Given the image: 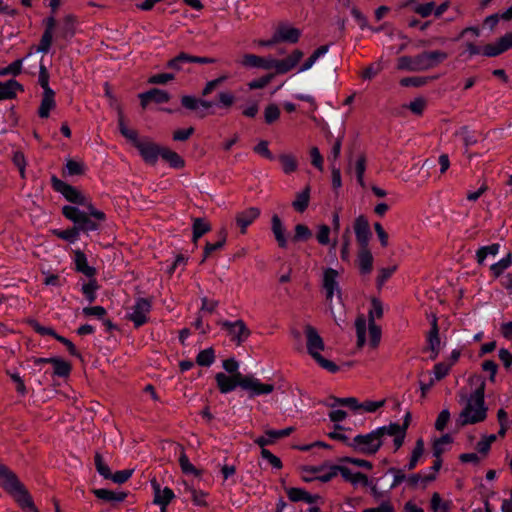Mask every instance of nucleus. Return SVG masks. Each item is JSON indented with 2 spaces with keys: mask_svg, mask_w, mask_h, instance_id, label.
<instances>
[{
  "mask_svg": "<svg viewBox=\"0 0 512 512\" xmlns=\"http://www.w3.org/2000/svg\"><path fill=\"white\" fill-rule=\"evenodd\" d=\"M375 432L382 441L385 436H393L395 450H398L404 443L405 435L398 423H391L388 426L379 427Z\"/></svg>",
  "mask_w": 512,
  "mask_h": 512,
  "instance_id": "obj_16",
  "label": "nucleus"
},
{
  "mask_svg": "<svg viewBox=\"0 0 512 512\" xmlns=\"http://www.w3.org/2000/svg\"><path fill=\"white\" fill-rule=\"evenodd\" d=\"M23 59H17L8 66L0 68V76L13 75L17 76L22 71Z\"/></svg>",
  "mask_w": 512,
  "mask_h": 512,
  "instance_id": "obj_50",
  "label": "nucleus"
},
{
  "mask_svg": "<svg viewBox=\"0 0 512 512\" xmlns=\"http://www.w3.org/2000/svg\"><path fill=\"white\" fill-rule=\"evenodd\" d=\"M260 216V209L257 207H250L235 216L237 226L240 228L242 234L246 233L247 228Z\"/></svg>",
  "mask_w": 512,
  "mask_h": 512,
  "instance_id": "obj_17",
  "label": "nucleus"
},
{
  "mask_svg": "<svg viewBox=\"0 0 512 512\" xmlns=\"http://www.w3.org/2000/svg\"><path fill=\"white\" fill-rule=\"evenodd\" d=\"M505 52L500 40H498L495 44H487L483 47L482 53L487 57H496Z\"/></svg>",
  "mask_w": 512,
  "mask_h": 512,
  "instance_id": "obj_58",
  "label": "nucleus"
},
{
  "mask_svg": "<svg viewBox=\"0 0 512 512\" xmlns=\"http://www.w3.org/2000/svg\"><path fill=\"white\" fill-rule=\"evenodd\" d=\"M448 54L444 51H424L414 56L415 58V71L421 72L438 66L446 60Z\"/></svg>",
  "mask_w": 512,
  "mask_h": 512,
  "instance_id": "obj_9",
  "label": "nucleus"
},
{
  "mask_svg": "<svg viewBox=\"0 0 512 512\" xmlns=\"http://www.w3.org/2000/svg\"><path fill=\"white\" fill-rule=\"evenodd\" d=\"M456 135H459L462 138V141L466 148L474 145L477 143V138L474 135L473 132H471L467 126L461 127L457 132Z\"/></svg>",
  "mask_w": 512,
  "mask_h": 512,
  "instance_id": "obj_53",
  "label": "nucleus"
},
{
  "mask_svg": "<svg viewBox=\"0 0 512 512\" xmlns=\"http://www.w3.org/2000/svg\"><path fill=\"white\" fill-rule=\"evenodd\" d=\"M244 375L242 373H234V375H226L223 372H219L215 375V380L219 391L223 394H227L233 391L237 386L242 388Z\"/></svg>",
  "mask_w": 512,
  "mask_h": 512,
  "instance_id": "obj_15",
  "label": "nucleus"
},
{
  "mask_svg": "<svg viewBox=\"0 0 512 512\" xmlns=\"http://www.w3.org/2000/svg\"><path fill=\"white\" fill-rule=\"evenodd\" d=\"M0 486L10 494L23 510L39 512L33 499L17 475L6 465L0 463Z\"/></svg>",
  "mask_w": 512,
  "mask_h": 512,
  "instance_id": "obj_2",
  "label": "nucleus"
},
{
  "mask_svg": "<svg viewBox=\"0 0 512 512\" xmlns=\"http://www.w3.org/2000/svg\"><path fill=\"white\" fill-rule=\"evenodd\" d=\"M331 400H332L331 403H327V405L329 407L333 408L337 405H341V406L349 407L350 409L355 410V411L360 410V403L358 402V400L355 397H347V398L332 397Z\"/></svg>",
  "mask_w": 512,
  "mask_h": 512,
  "instance_id": "obj_40",
  "label": "nucleus"
},
{
  "mask_svg": "<svg viewBox=\"0 0 512 512\" xmlns=\"http://www.w3.org/2000/svg\"><path fill=\"white\" fill-rule=\"evenodd\" d=\"M49 78V72L46 66L41 62L39 66L38 82L39 85L42 87L43 92L53 91L49 86Z\"/></svg>",
  "mask_w": 512,
  "mask_h": 512,
  "instance_id": "obj_57",
  "label": "nucleus"
},
{
  "mask_svg": "<svg viewBox=\"0 0 512 512\" xmlns=\"http://www.w3.org/2000/svg\"><path fill=\"white\" fill-rule=\"evenodd\" d=\"M279 161L282 165V170L285 174L295 172L298 168L297 160L293 155L281 154L279 156Z\"/></svg>",
  "mask_w": 512,
  "mask_h": 512,
  "instance_id": "obj_41",
  "label": "nucleus"
},
{
  "mask_svg": "<svg viewBox=\"0 0 512 512\" xmlns=\"http://www.w3.org/2000/svg\"><path fill=\"white\" fill-rule=\"evenodd\" d=\"M51 184L56 192L61 193L65 199L71 203L84 207H87V204L91 203L77 188L58 179L56 176H52Z\"/></svg>",
  "mask_w": 512,
  "mask_h": 512,
  "instance_id": "obj_8",
  "label": "nucleus"
},
{
  "mask_svg": "<svg viewBox=\"0 0 512 512\" xmlns=\"http://www.w3.org/2000/svg\"><path fill=\"white\" fill-rule=\"evenodd\" d=\"M423 453H424V441L422 438H419L415 443V447L412 451L410 460H409L408 464L405 466V468L408 471L415 469V467L417 466V463H418L419 459L421 458V456L423 455Z\"/></svg>",
  "mask_w": 512,
  "mask_h": 512,
  "instance_id": "obj_37",
  "label": "nucleus"
},
{
  "mask_svg": "<svg viewBox=\"0 0 512 512\" xmlns=\"http://www.w3.org/2000/svg\"><path fill=\"white\" fill-rule=\"evenodd\" d=\"M179 465L181 467L182 472L185 474H194L196 476L200 474L199 471L190 462L182 446H180Z\"/></svg>",
  "mask_w": 512,
  "mask_h": 512,
  "instance_id": "obj_42",
  "label": "nucleus"
},
{
  "mask_svg": "<svg viewBox=\"0 0 512 512\" xmlns=\"http://www.w3.org/2000/svg\"><path fill=\"white\" fill-rule=\"evenodd\" d=\"M310 200V187L307 186L302 192L296 195V199L292 202V207L300 213H303L308 205Z\"/></svg>",
  "mask_w": 512,
  "mask_h": 512,
  "instance_id": "obj_35",
  "label": "nucleus"
},
{
  "mask_svg": "<svg viewBox=\"0 0 512 512\" xmlns=\"http://www.w3.org/2000/svg\"><path fill=\"white\" fill-rule=\"evenodd\" d=\"M341 474V476L348 482H351L354 473L347 467L341 466V465H330L329 470L326 474L317 476L316 479H318L321 482H329L334 477H336L338 474Z\"/></svg>",
  "mask_w": 512,
  "mask_h": 512,
  "instance_id": "obj_22",
  "label": "nucleus"
},
{
  "mask_svg": "<svg viewBox=\"0 0 512 512\" xmlns=\"http://www.w3.org/2000/svg\"><path fill=\"white\" fill-rule=\"evenodd\" d=\"M95 467L97 472L105 479H111L112 472L108 465L104 462L100 453H96L94 457Z\"/></svg>",
  "mask_w": 512,
  "mask_h": 512,
  "instance_id": "obj_48",
  "label": "nucleus"
},
{
  "mask_svg": "<svg viewBox=\"0 0 512 512\" xmlns=\"http://www.w3.org/2000/svg\"><path fill=\"white\" fill-rule=\"evenodd\" d=\"M160 156L162 157L163 160L168 162L170 166L173 168L180 169L183 168L185 165L183 158L178 153L166 147L162 148Z\"/></svg>",
  "mask_w": 512,
  "mask_h": 512,
  "instance_id": "obj_32",
  "label": "nucleus"
},
{
  "mask_svg": "<svg viewBox=\"0 0 512 512\" xmlns=\"http://www.w3.org/2000/svg\"><path fill=\"white\" fill-rule=\"evenodd\" d=\"M303 52L299 49L292 51L286 58L278 60L273 57H261L259 68L270 70L275 69L276 74H285L291 71L303 58Z\"/></svg>",
  "mask_w": 512,
  "mask_h": 512,
  "instance_id": "obj_6",
  "label": "nucleus"
},
{
  "mask_svg": "<svg viewBox=\"0 0 512 512\" xmlns=\"http://www.w3.org/2000/svg\"><path fill=\"white\" fill-rule=\"evenodd\" d=\"M118 126H119V130H120L121 134L125 138L131 140L133 142V144L137 141V139H138L137 132L133 129H129L126 126L122 113H119Z\"/></svg>",
  "mask_w": 512,
  "mask_h": 512,
  "instance_id": "obj_54",
  "label": "nucleus"
},
{
  "mask_svg": "<svg viewBox=\"0 0 512 512\" xmlns=\"http://www.w3.org/2000/svg\"><path fill=\"white\" fill-rule=\"evenodd\" d=\"M54 233L61 239L66 240L70 243H74L79 237V231L74 224L72 228L66 230H55Z\"/></svg>",
  "mask_w": 512,
  "mask_h": 512,
  "instance_id": "obj_49",
  "label": "nucleus"
},
{
  "mask_svg": "<svg viewBox=\"0 0 512 512\" xmlns=\"http://www.w3.org/2000/svg\"><path fill=\"white\" fill-rule=\"evenodd\" d=\"M354 230L359 246L368 247V243L371 237V231L369 223L364 216L361 215L356 218L354 223Z\"/></svg>",
  "mask_w": 512,
  "mask_h": 512,
  "instance_id": "obj_18",
  "label": "nucleus"
},
{
  "mask_svg": "<svg viewBox=\"0 0 512 512\" xmlns=\"http://www.w3.org/2000/svg\"><path fill=\"white\" fill-rule=\"evenodd\" d=\"M366 326L367 320L364 315H359L355 321L357 334V347L362 348L366 343Z\"/></svg>",
  "mask_w": 512,
  "mask_h": 512,
  "instance_id": "obj_36",
  "label": "nucleus"
},
{
  "mask_svg": "<svg viewBox=\"0 0 512 512\" xmlns=\"http://www.w3.org/2000/svg\"><path fill=\"white\" fill-rule=\"evenodd\" d=\"M305 335L307 340V351L319 366L331 373L338 372V365L328 359H325L320 354V351L324 350V342L317 330L311 325H306Z\"/></svg>",
  "mask_w": 512,
  "mask_h": 512,
  "instance_id": "obj_5",
  "label": "nucleus"
},
{
  "mask_svg": "<svg viewBox=\"0 0 512 512\" xmlns=\"http://www.w3.org/2000/svg\"><path fill=\"white\" fill-rule=\"evenodd\" d=\"M66 172L70 176L81 175L84 173V165L74 160H68L66 163Z\"/></svg>",
  "mask_w": 512,
  "mask_h": 512,
  "instance_id": "obj_64",
  "label": "nucleus"
},
{
  "mask_svg": "<svg viewBox=\"0 0 512 512\" xmlns=\"http://www.w3.org/2000/svg\"><path fill=\"white\" fill-rule=\"evenodd\" d=\"M99 289V285L96 279L90 278L89 282L83 284L82 293L86 297V299L92 303L96 300V291Z\"/></svg>",
  "mask_w": 512,
  "mask_h": 512,
  "instance_id": "obj_46",
  "label": "nucleus"
},
{
  "mask_svg": "<svg viewBox=\"0 0 512 512\" xmlns=\"http://www.w3.org/2000/svg\"><path fill=\"white\" fill-rule=\"evenodd\" d=\"M189 59V54L181 52L167 62V68L174 71H181L183 69V65L189 63Z\"/></svg>",
  "mask_w": 512,
  "mask_h": 512,
  "instance_id": "obj_47",
  "label": "nucleus"
},
{
  "mask_svg": "<svg viewBox=\"0 0 512 512\" xmlns=\"http://www.w3.org/2000/svg\"><path fill=\"white\" fill-rule=\"evenodd\" d=\"M369 337L370 345L377 347L381 339V329L375 322L369 323Z\"/></svg>",
  "mask_w": 512,
  "mask_h": 512,
  "instance_id": "obj_62",
  "label": "nucleus"
},
{
  "mask_svg": "<svg viewBox=\"0 0 512 512\" xmlns=\"http://www.w3.org/2000/svg\"><path fill=\"white\" fill-rule=\"evenodd\" d=\"M94 494L97 498L105 500V501H115L122 502L127 497L126 492H114L108 489H96L94 490Z\"/></svg>",
  "mask_w": 512,
  "mask_h": 512,
  "instance_id": "obj_33",
  "label": "nucleus"
},
{
  "mask_svg": "<svg viewBox=\"0 0 512 512\" xmlns=\"http://www.w3.org/2000/svg\"><path fill=\"white\" fill-rule=\"evenodd\" d=\"M193 242L196 243L204 234L211 230V225L203 218L193 219Z\"/></svg>",
  "mask_w": 512,
  "mask_h": 512,
  "instance_id": "obj_34",
  "label": "nucleus"
},
{
  "mask_svg": "<svg viewBox=\"0 0 512 512\" xmlns=\"http://www.w3.org/2000/svg\"><path fill=\"white\" fill-rule=\"evenodd\" d=\"M185 486H186L185 490L191 494L192 501L194 502L195 505H198V506L206 505V502H205L206 493H204L203 491H198V490L190 487L187 484H185Z\"/></svg>",
  "mask_w": 512,
  "mask_h": 512,
  "instance_id": "obj_63",
  "label": "nucleus"
},
{
  "mask_svg": "<svg viewBox=\"0 0 512 512\" xmlns=\"http://www.w3.org/2000/svg\"><path fill=\"white\" fill-rule=\"evenodd\" d=\"M151 486L154 491V503L159 506H168L175 494L172 489L165 487L161 488L160 484L156 480L151 481Z\"/></svg>",
  "mask_w": 512,
  "mask_h": 512,
  "instance_id": "obj_21",
  "label": "nucleus"
},
{
  "mask_svg": "<svg viewBox=\"0 0 512 512\" xmlns=\"http://www.w3.org/2000/svg\"><path fill=\"white\" fill-rule=\"evenodd\" d=\"M500 249V245L498 243H494L488 246H483L479 248L476 252V259L478 264H484V261L488 255L495 256L498 254Z\"/></svg>",
  "mask_w": 512,
  "mask_h": 512,
  "instance_id": "obj_38",
  "label": "nucleus"
},
{
  "mask_svg": "<svg viewBox=\"0 0 512 512\" xmlns=\"http://www.w3.org/2000/svg\"><path fill=\"white\" fill-rule=\"evenodd\" d=\"M485 383L482 382L479 387L470 395L467 403L458 417V424L466 426L476 424L486 419L487 408L484 401Z\"/></svg>",
  "mask_w": 512,
  "mask_h": 512,
  "instance_id": "obj_3",
  "label": "nucleus"
},
{
  "mask_svg": "<svg viewBox=\"0 0 512 512\" xmlns=\"http://www.w3.org/2000/svg\"><path fill=\"white\" fill-rule=\"evenodd\" d=\"M215 361V352L213 348H207L200 351L196 357V363L200 366L209 367Z\"/></svg>",
  "mask_w": 512,
  "mask_h": 512,
  "instance_id": "obj_44",
  "label": "nucleus"
},
{
  "mask_svg": "<svg viewBox=\"0 0 512 512\" xmlns=\"http://www.w3.org/2000/svg\"><path fill=\"white\" fill-rule=\"evenodd\" d=\"M227 79V75H221L218 78L208 81L202 89L201 95L204 97L210 95L218 86L227 81Z\"/></svg>",
  "mask_w": 512,
  "mask_h": 512,
  "instance_id": "obj_51",
  "label": "nucleus"
},
{
  "mask_svg": "<svg viewBox=\"0 0 512 512\" xmlns=\"http://www.w3.org/2000/svg\"><path fill=\"white\" fill-rule=\"evenodd\" d=\"M414 61H415L414 56H401L397 59V69L416 72Z\"/></svg>",
  "mask_w": 512,
  "mask_h": 512,
  "instance_id": "obj_59",
  "label": "nucleus"
},
{
  "mask_svg": "<svg viewBox=\"0 0 512 512\" xmlns=\"http://www.w3.org/2000/svg\"><path fill=\"white\" fill-rule=\"evenodd\" d=\"M388 473L392 474L394 477L390 489L396 488L404 481L407 482L408 476L405 475L404 469L391 467L388 469Z\"/></svg>",
  "mask_w": 512,
  "mask_h": 512,
  "instance_id": "obj_60",
  "label": "nucleus"
},
{
  "mask_svg": "<svg viewBox=\"0 0 512 512\" xmlns=\"http://www.w3.org/2000/svg\"><path fill=\"white\" fill-rule=\"evenodd\" d=\"M435 479V475L429 474V475H421L420 473H414L407 477V485L410 488H416L419 483L423 485V487H426V485L433 481Z\"/></svg>",
  "mask_w": 512,
  "mask_h": 512,
  "instance_id": "obj_39",
  "label": "nucleus"
},
{
  "mask_svg": "<svg viewBox=\"0 0 512 512\" xmlns=\"http://www.w3.org/2000/svg\"><path fill=\"white\" fill-rule=\"evenodd\" d=\"M453 442V438L449 434H444L433 442V456L441 457L445 451V446Z\"/></svg>",
  "mask_w": 512,
  "mask_h": 512,
  "instance_id": "obj_43",
  "label": "nucleus"
},
{
  "mask_svg": "<svg viewBox=\"0 0 512 512\" xmlns=\"http://www.w3.org/2000/svg\"><path fill=\"white\" fill-rule=\"evenodd\" d=\"M286 494L289 500L292 502L304 501L306 503L312 504L320 499L319 495H312L304 489L295 487L286 488Z\"/></svg>",
  "mask_w": 512,
  "mask_h": 512,
  "instance_id": "obj_24",
  "label": "nucleus"
},
{
  "mask_svg": "<svg viewBox=\"0 0 512 512\" xmlns=\"http://www.w3.org/2000/svg\"><path fill=\"white\" fill-rule=\"evenodd\" d=\"M129 319L134 323L135 327H141L147 322V315L151 311V301L147 298H138L132 308Z\"/></svg>",
  "mask_w": 512,
  "mask_h": 512,
  "instance_id": "obj_14",
  "label": "nucleus"
},
{
  "mask_svg": "<svg viewBox=\"0 0 512 512\" xmlns=\"http://www.w3.org/2000/svg\"><path fill=\"white\" fill-rule=\"evenodd\" d=\"M280 117V109L279 107L272 103L269 104L264 110V119L267 124H272L277 121Z\"/></svg>",
  "mask_w": 512,
  "mask_h": 512,
  "instance_id": "obj_55",
  "label": "nucleus"
},
{
  "mask_svg": "<svg viewBox=\"0 0 512 512\" xmlns=\"http://www.w3.org/2000/svg\"><path fill=\"white\" fill-rule=\"evenodd\" d=\"M55 92L54 91H48L43 92V97L38 109V115L41 118H48L50 111L55 108Z\"/></svg>",
  "mask_w": 512,
  "mask_h": 512,
  "instance_id": "obj_29",
  "label": "nucleus"
},
{
  "mask_svg": "<svg viewBox=\"0 0 512 512\" xmlns=\"http://www.w3.org/2000/svg\"><path fill=\"white\" fill-rule=\"evenodd\" d=\"M271 230L280 248L287 247V239L285 237V228L281 219L277 214H274L271 219Z\"/></svg>",
  "mask_w": 512,
  "mask_h": 512,
  "instance_id": "obj_26",
  "label": "nucleus"
},
{
  "mask_svg": "<svg viewBox=\"0 0 512 512\" xmlns=\"http://www.w3.org/2000/svg\"><path fill=\"white\" fill-rule=\"evenodd\" d=\"M134 146L138 149L142 158L150 164L156 163L163 148L148 139H137Z\"/></svg>",
  "mask_w": 512,
  "mask_h": 512,
  "instance_id": "obj_12",
  "label": "nucleus"
},
{
  "mask_svg": "<svg viewBox=\"0 0 512 512\" xmlns=\"http://www.w3.org/2000/svg\"><path fill=\"white\" fill-rule=\"evenodd\" d=\"M312 237V232L308 228V226L304 224H297L295 226V234L293 236V240L295 242L298 241H306Z\"/></svg>",
  "mask_w": 512,
  "mask_h": 512,
  "instance_id": "obj_56",
  "label": "nucleus"
},
{
  "mask_svg": "<svg viewBox=\"0 0 512 512\" xmlns=\"http://www.w3.org/2000/svg\"><path fill=\"white\" fill-rule=\"evenodd\" d=\"M511 263V255L508 254L505 258L501 259L497 263L492 264L490 270L495 277H499L503 271L511 265Z\"/></svg>",
  "mask_w": 512,
  "mask_h": 512,
  "instance_id": "obj_52",
  "label": "nucleus"
},
{
  "mask_svg": "<svg viewBox=\"0 0 512 512\" xmlns=\"http://www.w3.org/2000/svg\"><path fill=\"white\" fill-rule=\"evenodd\" d=\"M337 276L338 272L332 268H327L324 271L323 287L326 291L327 300H332L334 291L338 289Z\"/></svg>",
  "mask_w": 512,
  "mask_h": 512,
  "instance_id": "obj_23",
  "label": "nucleus"
},
{
  "mask_svg": "<svg viewBox=\"0 0 512 512\" xmlns=\"http://www.w3.org/2000/svg\"><path fill=\"white\" fill-rule=\"evenodd\" d=\"M301 36V31L294 27L280 25L274 33V41L297 43Z\"/></svg>",
  "mask_w": 512,
  "mask_h": 512,
  "instance_id": "obj_20",
  "label": "nucleus"
},
{
  "mask_svg": "<svg viewBox=\"0 0 512 512\" xmlns=\"http://www.w3.org/2000/svg\"><path fill=\"white\" fill-rule=\"evenodd\" d=\"M139 98L141 106L146 108L150 102H155L158 104L167 103L170 100V95L164 90L154 88L139 94Z\"/></svg>",
  "mask_w": 512,
  "mask_h": 512,
  "instance_id": "obj_19",
  "label": "nucleus"
},
{
  "mask_svg": "<svg viewBox=\"0 0 512 512\" xmlns=\"http://www.w3.org/2000/svg\"><path fill=\"white\" fill-rule=\"evenodd\" d=\"M77 18L73 14H68L63 19V25L60 30V36L63 39L70 40L75 35V26Z\"/></svg>",
  "mask_w": 512,
  "mask_h": 512,
  "instance_id": "obj_30",
  "label": "nucleus"
},
{
  "mask_svg": "<svg viewBox=\"0 0 512 512\" xmlns=\"http://www.w3.org/2000/svg\"><path fill=\"white\" fill-rule=\"evenodd\" d=\"M382 316H383L382 303L377 299H373L371 302V309L369 310L368 322L369 323L375 322L376 318L379 319Z\"/></svg>",
  "mask_w": 512,
  "mask_h": 512,
  "instance_id": "obj_61",
  "label": "nucleus"
},
{
  "mask_svg": "<svg viewBox=\"0 0 512 512\" xmlns=\"http://www.w3.org/2000/svg\"><path fill=\"white\" fill-rule=\"evenodd\" d=\"M226 238V232L224 230H221L219 232V239L215 243L207 242L204 247L203 258L201 260V263H203L208 257H210L213 252L222 249L226 243Z\"/></svg>",
  "mask_w": 512,
  "mask_h": 512,
  "instance_id": "obj_31",
  "label": "nucleus"
},
{
  "mask_svg": "<svg viewBox=\"0 0 512 512\" xmlns=\"http://www.w3.org/2000/svg\"><path fill=\"white\" fill-rule=\"evenodd\" d=\"M53 374L58 377H67L71 372V365L60 358H54L53 360Z\"/></svg>",
  "mask_w": 512,
  "mask_h": 512,
  "instance_id": "obj_45",
  "label": "nucleus"
},
{
  "mask_svg": "<svg viewBox=\"0 0 512 512\" xmlns=\"http://www.w3.org/2000/svg\"><path fill=\"white\" fill-rule=\"evenodd\" d=\"M427 350L431 352L430 358L435 360L441 350V340L439 337L438 318L436 314H431V328L426 335Z\"/></svg>",
  "mask_w": 512,
  "mask_h": 512,
  "instance_id": "obj_13",
  "label": "nucleus"
},
{
  "mask_svg": "<svg viewBox=\"0 0 512 512\" xmlns=\"http://www.w3.org/2000/svg\"><path fill=\"white\" fill-rule=\"evenodd\" d=\"M357 262L362 274H369L372 271L373 256L368 247H360Z\"/></svg>",
  "mask_w": 512,
  "mask_h": 512,
  "instance_id": "obj_27",
  "label": "nucleus"
},
{
  "mask_svg": "<svg viewBox=\"0 0 512 512\" xmlns=\"http://www.w3.org/2000/svg\"><path fill=\"white\" fill-rule=\"evenodd\" d=\"M383 442L379 439L375 430L367 434H359L355 436L351 442H347V446L354 451L364 455H374L378 452Z\"/></svg>",
  "mask_w": 512,
  "mask_h": 512,
  "instance_id": "obj_7",
  "label": "nucleus"
},
{
  "mask_svg": "<svg viewBox=\"0 0 512 512\" xmlns=\"http://www.w3.org/2000/svg\"><path fill=\"white\" fill-rule=\"evenodd\" d=\"M218 102L196 98L195 96L184 95L181 97V105L196 113L198 118H205L209 113L208 110L214 106L230 109L235 103V96L230 91H221L217 95Z\"/></svg>",
  "mask_w": 512,
  "mask_h": 512,
  "instance_id": "obj_4",
  "label": "nucleus"
},
{
  "mask_svg": "<svg viewBox=\"0 0 512 512\" xmlns=\"http://www.w3.org/2000/svg\"><path fill=\"white\" fill-rule=\"evenodd\" d=\"M23 90L22 84L14 79L0 82V100L12 99L18 91L22 92Z\"/></svg>",
  "mask_w": 512,
  "mask_h": 512,
  "instance_id": "obj_25",
  "label": "nucleus"
},
{
  "mask_svg": "<svg viewBox=\"0 0 512 512\" xmlns=\"http://www.w3.org/2000/svg\"><path fill=\"white\" fill-rule=\"evenodd\" d=\"M218 325L221 328L228 332L230 339L232 342H235L237 345H241L245 342L251 334V331L246 326L243 320H236L235 322L223 320L219 321Z\"/></svg>",
  "mask_w": 512,
  "mask_h": 512,
  "instance_id": "obj_10",
  "label": "nucleus"
},
{
  "mask_svg": "<svg viewBox=\"0 0 512 512\" xmlns=\"http://www.w3.org/2000/svg\"><path fill=\"white\" fill-rule=\"evenodd\" d=\"M242 389L247 391L249 397L252 398L260 395L270 394L274 390V385L262 383L259 379L252 375H244Z\"/></svg>",
  "mask_w": 512,
  "mask_h": 512,
  "instance_id": "obj_11",
  "label": "nucleus"
},
{
  "mask_svg": "<svg viewBox=\"0 0 512 512\" xmlns=\"http://www.w3.org/2000/svg\"><path fill=\"white\" fill-rule=\"evenodd\" d=\"M86 208V212L76 206L66 205L62 208L64 217L76 225L79 233L96 231L100 228L101 223L106 220L105 213L96 209L92 203H88Z\"/></svg>",
  "mask_w": 512,
  "mask_h": 512,
  "instance_id": "obj_1",
  "label": "nucleus"
},
{
  "mask_svg": "<svg viewBox=\"0 0 512 512\" xmlns=\"http://www.w3.org/2000/svg\"><path fill=\"white\" fill-rule=\"evenodd\" d=\"M75 266L76 271L84 274L88 278H93L96 275V269L88 265L86 255L80 250L75 252Z\"/></svg>",
  "mask_w": 512,
  "mask_h": 512,
  "instance_id": "obj_28",
  "label": "nucleus"
}]
</instances>
